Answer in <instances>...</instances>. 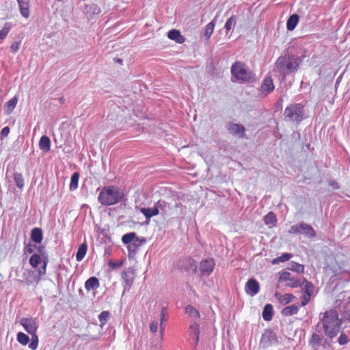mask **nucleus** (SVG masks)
Masks as SVG:
<instances>
[{
    "instance_id": "obj_31",
    "label": "nucleus",
    "mask_w": 350,
    "mask_h": 350,
    "mask_svg": "<svg viewBox=\"0 0 350 350\" xmlns=\"http://www.w3.org/2000/svg\"><path fill=\"white\" fill-rule=\"evenodd\" d=\"M299 20L297 14H294L289 16L286 22V28L288 31H293L296 27Z\"/></svg>"
},
{
    "instance_id": "obj_2",
    "label": "nucleus",
    "mask_w": 350,
    "mask_h": 350,
    "mask_svg": "<svg viewBox=\"0 0 350 350\" xmlns=\"http://www.w3.org/2000/svg\"><path fill=\"white\" fill-rule=\"evenodd\" d=\"M97 190H100L98 201L103 206L115 205L126 200L124 190L117 185L104 186Z\"/></svg>"
},
{
    "instance_id": "obj_13",
    "label": "nucleus",
    "mask_w": 350,
    "mask_h": 350,
    "mask_svg": "<svg viewBox=\"0 0 350 350\" xmlns=\"http://www.w3.org/2000/svg\"><path fill=\"white\" fill-rule=\"evenodd\" d=\"M122 279L123 280L124 293L129 291L134 282V271L131 268H128L122 273Z\"/></svg>"
},
{
    "instance_id": "obj_19",
    "label": "nucleus",
    "mask_w": 350,
    "mask_h": 350,
    "mask_svg": "<svg viewBox=\"0 0 350 350\" xmlns=\"http://www.w3.org/2000/svg\"><path fill=\"white\" fill-rule=\"evenodd\" d=\"M304 111H284L285 118L286 120L294 121L300 122L303 118Z\"/></svg>"
},
{
    "instance_id": "obj_12",
    "label": "nucleus",
    "mask_w": 350,
    "mask_h": 350,
    "mask_svg": "<svg viewBox=\"0 0 350 350\" xmlns=\"http://www.w3.org/2000/svg\"><path fill=\"white\" fill-rule=\"evenodd\" d=\"M20 324L23 327L24 329L28 333H33L37 332L38 329V323L36 319L29 317H23L20 320Z\"/></svg>"
},
{
    "instance_id": "obj_15",
    "label": "nucleus",
    "mask_w": 350,
    "mask_h": 350,
    "mask_svg": "<svg viewBox=\"0 0 350 350\" xmlns=\"http://www.w3.org/2000/svg\"><path fill=\"white\" fill-rule=\"evenodd\" d=\"M146 242V238L141 237L134 239L129 245H127L129 258H133L136 254L137 251Z\"/></svg>"
},
{
    "instance_id": "obj_46",
    "label": "nucleus",
    "mask_w": 350,
    "mask_h": 350,
    "mask_svg": "<svg viewBox=\"0 0 350 350\" xmlns=\"http://www.w3.org/2000/svg\"><path fill=\"white\" fill-rule=\"evenodd\" d=\"M237 17L234 15L230 16L225 23L224 28L226 31L231 30L236 25Z\"/></svg>"
},
{
    "instance_id": "obj_51",
    "label": "nucleus",
    "mask_w": 350,
    "mask_h": 350,
    "mask_svg": "<svg viewBox=\"0 0 350 350\" xmlns=\"http://www.w3.org/2000/svg\"><path fill=\"white\" fill-rule=\"evenodd\" d=\"M348 342L349 339L345 333L342 332L338 338V342L340 345H346Z\"/></svg>"
},
{
    "instance_id": "obj_9",
    "label": "nucleus",
    "mask_w": 350,
    "mask_h": 350,
    "mask_svg": "<svg viewBox=\"0 0 350 350\" xmlns=\"http://www.w3.org/2000/svg\"><path fill=\"white\" fill-rule=\"evenodd\" d=\"M279 282H286V286L292 288H297L301 285V282L299 279L294 277L288 271H282L280 273L278 279Z\"/></svg>"
},
{
    "instance_id": "obj_6",
    "label": "nucleus",
    "mask_w": 350,
    "mask_h": 350,
    "mask_svg": "<svg viewBox=\"0 0 350 350\" xmlns=\"http://www.w3.org/2000/svg\"><path fill=\"white\" fill-rule=\"evenodd\" d=\"M289 234H303L309 239L314 238L317 235L315 230L313 228L304 222H300L293 225L288 230Z\"/></svg>"
},
{
    "instance_id": "obj_41",
    "label": "nucleus",
    "mask_w": 350,
    "mask_h": 350,
    "mask_svg": "<svg viewBox=\"0 0 350 350\" xmlns=\"http://www.w3.org/2000/svg\"><path fill=\"white\" fill-rule=\"evenodd\" d=\"M14 180L16 187L19 189H23L25 185L23 176L21 173H14Z\"/></svg>"
},
{
    "instance_id": "obj_42",
    "label": "nucleus",
    "mask_w": 350,
    "mask_h": 350,
    "mask_svg": "<svg viewBox=\"0 0 350 350\" xmlns=\"http://www.w3.org/2000/svg\"><path fill=\"white\" fill-rule=\"evenodd\" d=\"M16 340L22 345H27L30 341L29 336L22 332L17 333Z\"/></svg>"
},
{
    "instance_id": "obj_43",
    "label": "nucleus",
    "mask_w": 350,
    "mask_h": 350,
    "mask_svg": "<svg viewBox=\"0 0 350 350\" xmlns=\"http://www.w3.org/2000/svg\"><path fill=\"white\" fill-rule=\"evenodd\" d=\"M215 18H214L211 22L208 23L206 26H205V29H204V36L208 39L213 31H214V27H215Z\"/></svg>"
},
{
    "instance_id": "obj_7",
    "label": "nucleus",
    "mask_w": 350,
    "mask_h": 350,
    "mask_svg": "<svg viewBox=\"0 0 350 350\" xmlns=\"http://www.w3.org/2000/svg\"><path fill=\"white\" fill-rule=\"evenodd\" d=\"M36 250H37V251L38 252V254H40L42 257H43V265H42V266L38 269V275H34L33 277V280L36 282H38L40 280V277L46 274V266L49 262V258L44 246H36Z\"/></svg>"
},
{
    "instance_id": "obj_34",
    "label": "nucleus",
    "mask_w": 350,
    "mask_h": 350,
    "mask_svg": "<svg viewBox=\"0 0 350 350\" xmlns=\"http://www.w3.org/2000/svg\"><path fill=\"white\" fill-rule=\"evenodd\" d=\"M293 257V254L291 253L284 252L282 253L280 256H278L272 260V264L276 265L279 262H284L289 260Z\"/></svg>"
},
{
    "instance_id": "obj_58",
    "label": "nucleus",
    "mask_w": 350,
    "mask_h": 350,
    "mask_svg": "<svg viewBox=\"0 0 350 350\" xmlns=\"http://www.w3.org/2000/svg\"><path fill=\"white\" fill-rule=\"evenodd\" d=\"M329 185L332 187L333 189H340L339 184L334 180H330L329 181Z\"/></svg>"
},
{
    "instance_id": "obj_50",
    "label": "nucleus",
    "mask_w": 350,
    "mask_h": 350,
    "mask_svg": "<svg viewBox=\"0 0 350 350\" xmlns=\"http://www.w3.org/2000/svg\"><path fill=\"white\" fill-rule=\"evenodd\" d=\"M123 265V260H120V261H114V260H110L109 262H108V265L113 269H117V268H119L120 267H122V265Z\"/></svg>"
},
{
    "instance_id": "obj_56",
    "label": "nucleus",
    "mask_w": 350,
    "mask_h": 350,
    "mask_svg": "<svg viewBox=\"0 0 350 350\" xmlns=\"http://www.w3.org/2000/svg\"><path fill=\"white\" fill-rule=\"evenodd\" d=\"M166 206V202L164 200H159L154 204V207H157L159 211V208L163 209Z\"/></svg>"
},
{
    "instance_id": "obj_53",
    "label": "nucleus",
    "mask_w": 350,
    "mask_h": 350,
    "mask_svg": "<svg viewBox=\"0 0 350 350\" xmlns=\"http://www.w3.org/2000/svg\"><path fill=\"white\" fill-rule=\"evenodd\" d=\"M10 132V129L9 126L3 127L0 131V139H3L4 137H7Z\"/></svg>"
},
{
    "instance_id": "obj_21",
    "label": "nucleus",
    "mask_w": 350,
    "mask_h": 350,
    "mask_svg": "<svg viewBox=\"0 0 350 350\" xmlns=\"http://www.w3.org/2000/svg\"><path fill=\"white\" fill-rule=\"evenodd\" d=\"M30 239L36 244H40L43 239V232L40 228H33L31 230Z\"/></svg>"
},
{
    "instance_id": "obj_37",
    "label": "nucleus",
    "mask_w": 350,
    "mask_h": 350,
    "mask_svg": "<svg viewBox=\"0 0 350 350\" xmlns=\"http://www.w3.org/2000/svg\"><path fill=\"white\" fill-rule=\"evenodd\" d=\"M98 320L100 322L99 325L101 328H103V326L105 324H107V323L110 317V312L109 311L104 310L98 314Z\"/></svg>"
},
{
    "instance_id": "obj_27",
    "label": "nucleus",
    "mask_w": 350,
    "mask_h": 350,
    "mask_svg": "<svg viewBox=\"0 0 350 350\" xmlns=\"http://www.w3.org/2000/svg\"><path fill=\"white\" fill-rule=\"evenodd\" d=\"M83 11L86 14L95 15L100 12V9L94 3L90 2L89 4H84Z\"/></svg>"
},
{
    "instance_id": "obj_1",
    "label": "nucleus",
    "mask_w": 350,
    "mask_h": 350,
    "mask_svg": "<svg viewBox=\"0 0 350 350\" xmlns=\"http://www.w3.org/2000/svg\"><path fill=\"white\" fill-rule=\"evenodd\" d=\"M342 322L338 312L334 309L319 314V321L314 327V330L323 332L329 339H333L340 332Z\"/></svg>"
},
{
    "instance_id": "obj_35",
    "label": "nucleus",
    "mask_w": 350,
    "mask_h": 350,
    "mask_svg": "<svg viewBox=\"0 0 350 350\" xmlns=\"http://www.w3.org/2000/svg\"><path fill=\"white\" fill-rule=\"evenodd\" d=\"M287 269L290 271H295L297 273H304V267L303 265H301L298 262H295L294 261H291L288 266L287 267Z\"/></svg>"
},
{
    "instance_id": "obj_39",
    "label": "nucleus",
    "mask_w": 350,
    "mask_h": 350,
    "mask_svg": "<svg viewBox=\"0 0 350 350\" xmlns=\"http://www.w3.org/2000/svg\"><path fill=\"white\" fill-rule=\"evenodd\" d=\"M265 223L267 225L274 226L277 224L275 215L273 212L268 213L264 217Z\"/></svg>"
},
{
    "instance_id": "obj_14",
    "label": "nucleus",
    "mask_w": 350,
    "mask_h": 350,
    "mask_svg": "<svg viewBox=\"0 0 350 350\" xmlns=\"http://www.w3.org/2000/svg\"><path fill=\"white\" fill-rule=\"evenodd\" d=\"M226 128L229 133L239 138H243L245 135V128L241 124L228 122Z\"/></svg>"
},
{
    "instance_id": "obj_55",
    "label": "nucleus",
    "mask_w": 350,
    "mask_h": 350,
    "mask_svg": "<svg viewBox=\"0 0 350 350\" xmlns=\"http://www.w3.org/2000/svg\"><path fill=\"white\" fill-rule=\"evenodd\" d=\"M310 299V296H308L306 295H302L301 297V306H306L309 303Z\"/></svg>"
},
{
    "instance_id": "obj_10",
    "label": "nucleus",
    "mask_w": 350,
    "mask_h": 350,
    "mask_svg": "<svg viewBox=\"0 0 350 350\" xmlns=\"http://www.w3.org/2000/svg\"><path fill=\"white\" fill-rule=\"evenodd\" d=\"M215 266V262L213 258H207L206 259L202 260L200 262V275L202 277H208L209 276L212 272L213 271V269Z\"/></svg>"
},
{
    "instance_id": "obj_16",
    "label": "nucleus",
    "mask_w": 350,
    "mask_h": 350,
    "mask_svg": "<svg viewBox=\"0 0 350 350\" xmlns=\"http://www.w3.org/2000/svg\"><path fill=\"white\" fill-rule=\"evenodd\" d=\"M260 291V284L256 279L254 278H250L245 286V293L251 296L254 297Z\"/></svg>"
},
{
    "instance_id": "obj_23",
    "label": "nucleus",
    "mask_w": 350,
    "mask_h": 350,
    "mask_svg": "<svg viewBox=\"0 0 350 350\" xmlns=\"http://www.w3.org/2000/svg\"><path fill=\"white\" fill-rule=\"evenodd\" d=\"M100 286L98 279L95 276L89 278L85 282V288L87 291L96 290Z\"/></svg>"
},
{
    "instance_id": "obj_5",
    "label": "nucleus",
    "mask_w": 350,
    "mask_h": 350,
    "mask_svg": "<svg viewBox=\"0 0 350 350\" xmlns=\"http://www.w3.org/2000/svg\"><path fill=\"white\" fill-rule=\"evenodd\" d=\"M332 341V339L326 337L323 332L314 330L308 340V345L313 350H319L320 347L326 349L331 347Z\"/></svg>"
},
{
    "instance_id": "obj_49",
    "label": "nucleus",
    "mask_w": 350,
    "mask_h": 350,
    "mask_svg": "<svg viewBox=\"0 0 350 350\" xmlns=\"http://www.w3.org/2000/svg\"><path fill=\"white\" fill-rule=\"evenodd\" d=\"M17 102L18 98L15 96L5 103V107H8V109H13L16 107Z\"/></svg>"
},
{
    "instance_id": "obj_38",
    "label": "nucleus",
    "mask_w": 350,
    "mask_h": 350,
    "mask_svg": "<svg viewBox=\"0 0 350 350\" xmlns=\"http://www.w3.org/2000/svg\"><path fill=\"white\" fill-rule=\"evenodd\" d=\"M11 28L12 24L10 23H5L3 28L0 30V44H1L6 38Z\"/></svg>"
},
{
    "instance_id": "obj_3",
    "label": "nucleus",
    "mask_w": 350,
    "mask_h": 350,
    "mask_svg": "<svg viewBox=\"0 0 350 350\" xmlns=\"http://www.w3.org/2000/svg\"><path fill=\"white\" fill-rule=\"evenodd\" d=\"M301 61V57L287 53L278 58L275 66L282 79L284 81L288 75L295 74L297 71Z\"/></svg>"
},
{
    "instance_id": "obj_8",
    "label": "nucleus",
    "mask_w": 350,
    "mask_h": 350,
    "mask_svg": "<svg viewBox=\"0 0 350 350\" xmlns=\"http://www.w3.org/2000/svg\"><path fill=\"white\" fill-rule=\"evenodd\" d=\"M278 343V338L273 331L266 329L262 334L260 345L262 348L267 349Z\"/></svg>"
},
{
    "instance_id": "obj_29",
    "label": "nucleus",
    "mask_w": 350,
    "mask_h": 350,
    "mask_svg": "<svg viewBox=\"0 0 350 350\" xmlns=\"http://www.w3.org/2000/svg\"><path fill=\"white\" fill-rule=\"evenodd\" d=\"M299 310V306L298 304H292L291 306H286L282 310V314L284 316H291L296 314Z\"/></svg>"
},
{
    "instance_id": "obj_64",
    "label": "nucleus",
    "mask_w": 350,
    "mask_h": 350,
    "mask_svg": "<svg viewBox=\"0 0 350 350\" xmlns=\"http://www.w3.org/2000/svg\"><path fill=\"white\" fill-rule=\"evenodd\" d=\"M286 110H288V109H291V107L289 106H286V108H285Z\"/></svg>"
},
{
    "instance_id": "obj_60",
    "label": "nucleus",
    "mask_w": 350,
    "mask_h": 350,
    "mask_svg": "<svg viewBox=\"0 0 350 350\" xmlns=\"http://www.w3.org/2000/svg\"><path fill=\"white\" fill-rule=\"evenodd\" d=\"M284 101V98L281 97L280 98L278 101L276 102V108L277 109H282L283 106H282V103Z\"/></svg>"
},
{
    "instance_id": "obj_47",
    "label": "nucleus",
    "mask_w": 350,
    "mask_h": 350,
    "mask_svg": "<svg viewBox=\"0 0 350 350\" xmlns=\"http://www.w3.org/2000/svg\"><path fill=\"white\" fill-rule=\"evenodd\" d=\"M36 248V245L31 244V243H25L23 248V252L25 255H29L33 254Z\"/></svg>"
},
{
    "instance_id": "obj_52",
    "label": "nucleus",
    "mask_w": 350,
    "mask_h": 350,
    "mask_svg": "<svg viewBox=\"0 0 350 350\" xmlns=\"http://www.w3.org/2000/svg\"><path fill=\"white\" fill-rule=\"evenodd\" d=\"M20 46H21V42H19V41L14 42L10 46V51L13 53H16L19 50Z\"/></svg>"
},
{
    "instance_id": "obj_54",
    "label": "nucleus",
    "mask_w": 350,
    "mask_h": 350,
    "mask_svg": "<svg viewBox=\"0 0 350 350\" xmlns=\"http://www.w3.org/2000/svg\"><path fill=\"white\" fill-rule=\"evenodd\" d=\"M308 101L304 100L299 103H297L295 105L294 109L299 110V109H303L304 107H310L309 105H308Z\"/></svg>"
},
{
    "instance_id": "obj_11",
    "label": "nucleus",
    "mask_w": 350,
    "mask_h": 350,
    "mask_svg": "<svg viewBox=\"0 0 350 350\" xmlns=\"http://www.w3.org/2000/svg\"><path fill=\"white\" fill-rule=\"evenodd\" d=\"M187 332L189 340L192 342L194 349H196L199 342L200 324L195 321L191 322Z\"/></svg>"
},
{
    "instance_id": "obj_26",
    "label": "nucleus",
    "mask_w": 350,
    "mask_h": 350,
    "mask_svg": "<svg viewBox=\"0 0 350 350\" xmlns=\"http://www.w3.org/2000/svg\"><path fill=\"white\" fill-rule=\"evenodd\" d=\"M51 139L46 135H42L39 141V148L44 152H47L51 149Z\"/></svg>"
},
{
    "instance_id": "obj_18",
    "label": "nucleus",
    "mask_w": 350,
    "mask_h": 350,
    "mask_svg": "<svg viewBox=\"0 0 350 350\" xmlns=\"http://www.w3.org/2000/svg\"><path fill=\"white\" fill-rule=\"evenodd\" d=\"M180 268L185 271H189L192 269L196 271L197 269L196 262L192 257H185L181 260Z\"/></svg>"
},
{
    "instance_id": "obj_20",
    "label": "nucleus",
    "mask_w": 350,
    "mask_h": 350,
    "mask_svg": "<svg viewBox=\"0 0 350 350\" xmlns=\"http://www.w3.org/2000/svg\"><path fill=\"white\" fill-rule=\"evenodd\" d=\"M140 211L146 219V224H148L151 217L159 213V211L157 207H154V206L153 207L142 208Z\"/></svg>"
},
{
    "instance_id": "obj_32",
    "label": "nucleus",
    "mask_w": 350,
    "mask_h": 350,
    "mask_svg": "<svg viewBox=\"0 0 350 350\" xmlns=\"http://www.w3.org/2000/svg\"><path fill=\"white\" fill-rule=\"evenodd\" d=\"M29 262L33 268H37L41 262L43 264V257L38 254H33L29 258Z\"/></svg>"
},
{
    "instance_id": "obj_25",
    "label": "nucleus",
    "mask_w": 350,
    "mask_h": 350,
    "mask_svg": "<svg viewBox=\"0 0 350 350\" xmlns=\"http://www.w3.org/2000/svg\"><path fill=\"white\" fill-rule=\"evenodd\" d=\"M273 307L270 304H267L263 308L262 312V319L265 321H270L273 319Z\"/></svg>"
},
{
    "instance_id": "obj_22",
    "label": "nucleus",
    "mask_w": 350,
    "mask_h": 350,
    "mask_svg": "<svg viewBox=\"0 0 350 350\" xmlns=\"http://www.w3.org/2000/svg\"><path fill=\"white\" fill-rule=\"evenodd\" d=\"M21 15L25 18L29 16V0H17Z\"/></svg>"
},
{
    "instance_id": "obj_45",
    "label": "nucleus",
    "mask_w": 350,
    "mask_h": 350,
    "mask_svg": "<svg viewBox=\"0 0 350 350\" xmlns=\"http://www.w3.org/2000/svg\"><path fill=\"white\" fill-rule=\"evenodd\" d=\"M31 336V342L29 344V348L31 350H36L38 348V336L37 335V332H34L33 333L29 334Z\"/></svg>"
},
{
    "instance_id": "obj_33",
    "label": "nucleus",
    "mask_w": 350,
    "mask_h": 350,
    "mask_svg": "<svg viewBox=\"0 0 350 350\" xmlns=\"http://www.w3.org/2000/svg\"><path fill=\"white\" fill-rule=\"evenodd\" d=\"M79 173L76 172L71 175L70 183L69 185V189L71 191L76 190L78 187V183L79 180Z\"/></svg>"
},
{
    "instance_id": "obj_36",
    "label": "nucleus",
    "mask_w": 350,
    "mask_h": 350,
    "mask_svg": "<svg viewBox=\"0 0 350 350\" xmlns=\"http://www.w3.org/2000/svg\"><path fill=\"white\" fill-rule=\"evenodd\" d=\"M137 237V234L134 232H129L124 234L122 237V241L124 244L129 245L132 242H133L134 239Z\"/></svg>"
},
{
    "instance_id": "obj_44",
    "label": "nucleus",
    "mask_w": 350,
    "mask_h": 350,
    "mask_svg": "<svg viewBox=\"0 0 350 350\" xmlns=\"http://www.w3.org/2000/svg\"><path fill=\"white\" fill-rule=\"evenodd\" d=\"M340 319L341 321H344L350 322V303H348L344 307L342 311L341 312V319Z\"/></svg>"
},
{
    "instance_id": "obj_28",
    "label": "nucleus",
    "mask_w": 350,
    "mask_h": 350,
    "mask_svg": "<svg viewBox=\"0 0 350 350\" xmlns=\"http://www.w3.org/2000/svg\"><path fill=\"white\" fill-rule=\"evenodd\" d=\"M87 251H88V245L86 243V242H83L82 243H81L77 249V253H76V260L78 261V262H80L81 261L86 253H87Z\"/></svg>"
},
{
    "instance_id": "obj_4",
    "label": "nucleus",
    "mask_w": 350,
    "mask_h": 350,
    "mask_svg": "<svg viewBox=\"0 0 350 350\" xmlns=\"http://www.w3.org/2000/svg\"><path fill=\"white\" fill-rule=\"evenodd\" d=\"M231 73L237 80L244 83L253 82L256 79L255 74L241 62H236L232 65Z\"/></svg>"
},
{
    "instance_id": "obj_63",
    "label": "nucleus",
    "mask_w": 350,
    "mask_h": 350,
    "mask_svg": "<svg viewBox=\"0 0 350 350\" xmlns=\"http://www.w3.org/2000/svg\"><path fill=\"white\" fill-rule=\"evenodd\" d=\"M12 111V110L5 111L7 115H9Z\"/></svg>"
},
{
    "instance_id": "obj_30",
    "label": "nucleus",
    "mask_w": 350,
    "mask_h": 350,
    "mask_svg": "<svg viewBox=\"0 0 350 350\" xmlns=\"http://www.w3.org/2000/svg\"><path fill=\"white\" fill-rule=\"evenodd\" d=\"M185 313L187 314L188 316L193 320H196L200 318V314L198 310L191 305H187L185 306Z\"/></svg>"
},
{
    "instance_id": "obj_17",
    "label": "nucleus",
    "mask_w": 350,
    "mask_h": 350,
    "mask_svg": "<svg viewBox=\"0 0 350 350\" xmlns=\"http://www.w3.org/2000/svg\"><path fill=\"white\" fill-rule=\"evenodd\" d=\"M274 88L275 85L271 77L267 76L262 81L259 92L261 96H265L273 92Z\"/></svg>"
},
{
    "instance_id": "obj_48",
    "label": "nucleus",
    "mask_w": 350,
    "mask_h": 350,
    "mask_svg": "<svg viewBox=\"0 0 350 350\" xmlns=\"http://www.w3.org/2000/svg\"><path fill=\"white\" fill-rule=\"evenodd\" d=\"M295 298V296L290 293H286L284 295L281 299L280 301L283 304H287L292 301V300Z\"/></svg>"
},
{
    "instance_id": "obj_24",
    "label": "nucleus",
    "mask_w": 350,
    "mask_h": 350,
    "mask_svg": "<svg viewBox=\"0 0 350 350\" xmlns=\"http://www.w3.org/2000/svg\"><path fill=\"white\" fill-rule=\"evenodd\" d=\"M167 37L172 40L176 41L178 44H183L185 38L180 34V31L177 29H172L167 33Z\"/></svg>"
},
{
    "instance_id": "obj_59",
    "label": "nucleus",
    "mask_w": 350,
    "mask_h": 350,
    "mask_svg": "<svg viewBox=\"0 0 350 350\" xmlns=\"http://www.w3.org/2000/svg\"><path fill=\"white\" fill-rule=\"evenodd\" d=\"M165 311H166V308L163 307L161 312V318H160L161 327L162 326V324H163V321H165Z\"/></svg>"
},
{
    "instance_id": "obj_40",
    "label": "nucleus",
    "mask_w": 350,
    "mask_h": 350,
    "mask_svg": "<svg viewBox=\"0 0 350 350\" xmlns=\"http://www.w3.org/2000/svg\"><path fill=\"white\" fill-rule=\"evenodd\" d=\"M304 295L311 297L314 293V286L311 282H309L306 280H304Z\"/></svg>"
},
{
    "instance_id": "obj_62",
    "label": "nucleus",
    "mask_w": 350,
    "mask_h": 350,
    "mask_svg": "<svg viewBox=\"0 0 350 350\" xmlns=\"http://www.w3.org/2000/svg\"><path fill=\"white\" fill-rule=\"evenodd\" d=\"M25 282L27 285H30L32 283V281L30 279L27 278Z\"/></svg>"
},
{
    "instance_id": "obj_61",
    "label": "nucleus",
    "mask_w": 350,
    "mask_h": 350,
    "mask_svg": "<svg viewBox=\"0 0 350 350\" xmlns=\"http://www.w3.org/2000/svg\"><path fill=\"white\" fill-rule=\"evenodd\" d=\"M114 61L117 63H119V64H122V59H119V58H115L114 59Z\"/></svg>"
},
{
    "instance_id": "obj_57",
    "label": "nucleus",
    "mask_w": 350,
    "mask_h": 350,
    "mask_svg": "<svg viewBox=\"0 0 350 350\" xmlns=\"http://www.w3.org/2000/svg\"><path fill=\"white\" fill-rule=\"evenodd\" d=\"M150 329L152 333H156L158 329V323L155 321H152L150 324Z\"/></svg>"
}]
</instances>
